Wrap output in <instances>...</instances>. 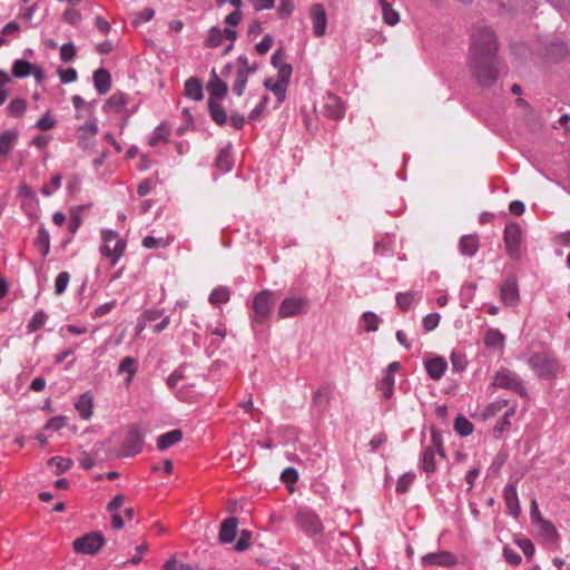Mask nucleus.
<instances>
[{
	"instance_id": "47",
	"label": "nucleus",
	"mask_w": 570,
	"mask_h": 570,
	"mask_svg": "<svg viewBox=\"0 0 570 570\" xmlns=\"http://www.w3.org/2000/svg\"><path fill=\"white\" fill-rule=\"evenodd\" d=\"M70 275L68 272H61L58 274L55 281V294L62 295L69 284Z\"/></svg>"
},
{
	"instance_id": "24",
	"label": "nucleus",
	"mask_w": 570,
	"mask_h": 570,
	"mask_svg": "<svg viewBox=\"0 0 570 570\" xmlns=\"http://www.w3.org/2000/svg\"><path fill=\"white\" fill-rule=\"evenodd\" d=\"M92 406L94 397L90 392L82 393L75 403V407L82 420H89L91 417Z\"/></svg>"
},
{
	"instance_id": "5",
	"label": "nucleus",
	"mask_w": 570,
	"mask_h": 570,
	"mask_svg": "<svg viewBox=\"0 0 570 570\" xmlns=\"http://www.w3.org/2000/svg\"><path fill=\"white\" fill-rule=\"evenodd\" d=\"M104 544V534L99 531H94L77 538L72 547L77 553L94 556L100 551Z\"/></svg>"
},
{
	"instance_id": "29",
	"label": "nucleus",
	"mask_w": 570,
	"mask_h": 570,
	"mask_svg": "<svg viewBox=\"0 0 570 570\" xmlns=\"http://www.w3.org/2000/svg\"><path fill=\"white\" fill-rule=\"evenodd\" d=\"M208 110L216 125L223 126L227 122V112L219 101H208Z\"/></svg>"
},
{
	"instance_id": "41",
	"label": "nucleus",
	"mask_w": 570,
	"mask_h": 570,
	"mask_svg": "<svg viewBox=\"0 0 570 570\" xmlns=\"http://www.w3.org/2000/svg\"><path fill=\"white\" fill-rule=\"evenodd\" d=\"M27 109V102L22 98H16L7 107L8 114L12 117H21Z\"/></svg>"
},
{
	"instance_id": "54",
	"label": "nucleus",
	"mask_w": 570,
	"mask_h": 570,
	"mask_svg": "<svg viewBox=\"0 0 570 570\" xmlns=\"http://www.w3.org/2000/svg\"><path fill=\"white\" fill-rule=\"evenodd\" d=\"M57 121L55 118L50 116V112L47 111L38 121H37V128L41 131H47L52 129L56 126Z\"/></svg>"
},
{
	"instance_id": "10",
	"label": "nucleus",
	"mask_w": 570,
	"mask_h": 570,
	"mask_svg": "<svg viewBox=\"0 0 570 570\" xmlns=\"http://www.w3.org/2000/svg\"><path fill=\"white\" fill-rule=\"evenodd\" d=\"M432 442L433 444L426 446L422 454V469L426 473H434L436 470L435 463V453L438 452L441 456H444V451L441 445L439 436L433 432L432 433Z\"/></svg>"
},
{
	"instance_id": "14",
	"label": "nucleus",
	"mask_w": 570,
	"mask_h": 570,
	"mask_svg": "<svg viewBox=\"0 0 570 570\" xmlns=\"http://www.w3.org/2000/svg\"><path fill=\"white\" fill-rule=\"evenodd\" d=\"M297 524L308 534H317L323 530L320 518L307 510H299L296 515Z\"/></svg>"
},
{
	"instance_id": "25",
	"label": "nucleus",
	"mask_w": 570,
	"mask_h": 570,
	"mask_svg": "<svg viewBox=\"0 0 570 570\" xmlns=\"http://www.w3.org/2000/svg\"><path fill=\"white\" fill-rule=\"evenodd\" d=\"M504 500H505L509 513L512 517L518 518L519 513H520V507H519L517 488L514 485H512V484L505 485Z\"/></svg>"
},
{
	"instance_id": "26",
	"label": "nucleus",
	"mask_w": 570,
	"mask_h": 570,
	"mask_svg": "<svg viewBox=\"0 0 570 570\" xmlns=\"http://www.w3.org/2000/svg\"><path fill=\"white\" fill-rule=\"evenodd\" d=\"M18 140V132L9 129L0 134V157L8 156Z\"/></svg>"
},
{
	"instance_id": "49",
	"label": "nucleus",
	"mask_w": 570,
	"mask_h": 570,
	"mask_svg": "<svg viewBox=\"0 0 570 570\" xmlns=\"http://www.w3.org/2000/svg\"><path fill=\"white\" fill-rule=\"evenodd\" d=\"M450 358H451V364H452L453 371L462 372L465 370L466 360H465V355L463 353L453 351L451 353Z\"/></svg>"
},
{
	"instance_id": "28",
	"label": "nucleus",
	"mask_w": 570,
	"mask_h": 570,
	"mask_svg": "<svg viewBox=\"0 0 570 570\" xmlns=\"http://www.w3.org/2000/svg\"><path fill=\"white\" fill-rule=\"evenodd\" d=\"M183 439V432L179 429L171 430L167 433L159 435L157 440V448L160 451L167 450L174 444H177Z\"/></svg>"
},
{
	"instance_id": "4",
	"label": "nucleus",
	"mask_w": 570,
	"mask_h": 570,
	"mask_svg": "<svg viewBox=\"0 0 570 570\" xmlns=\"http://www.w3.org/2000/svg\"><path fill=\"white\" fill-rule=\"evenodd\" d=\"M274 305L273 292L264 289L259 292L253 301V326L261 325L269 316L272 307Z\"/></svg>"
},
{
	"instance_id": "7",
	"label": "nucleus",
	"mask_w": 570,
	"mask_h": 570,
	"mask_svg": "<svg viewBox=\"0 0 570 570\" xmlns=\"http://www.w3.org/2000/svg\"><path fill=\"white\" fill-rule=\"evenodd\" d=\"M493 385L510 390L521 396L527 395V390L521 379L508 368H502L495 374Z\"/></svg>"
},
{
	"instance_id": "63",
	"label": "nucleus",
	"mask_w": 570,
	"mask_h": 570,
	"mask_svg": "<svg viewBox=\"0 0 570 570\" xmlns=\"http://www.w3.org/2000/svg\"><path fill=\"white\" fill-rule=\"evenodd\" d=\"M269 101V97L268 96H264L259 104L250 111L249 114V119L250 120H256L261 117L262 112L265 110L267 104Z\"/></svg>"
},
{
	"instance_id": "42",
	"label": "nucleus",
	"mask_w": 570,
	"mask_h": 570,
	"mask_svg": "<svg viewBox=\"0 0 570 570\" xmlns=\"http://www.w3.org/2000/svg\"><path fill=\"white\" fill-rule=\"evenodd\" d=\"M540 533L549 543H553L558 538L556 527L549 521H542V523H540Z\"/></svg>"
},
{
	"instance_id": "43",
	"label": "nucleus",
	"mask_w": 570,
	"mask_h": 570,
	"mask_svg": "<svg viewBox=\"0 0 570 570\" xmlns=\"http://www.w3.org/2000/svg\"><path fill=\"white\" fill-rule=\"evenodd\" d=\"M414 480L415 473L413 472H406L402 474L396 482V492L401 494L406 493Z\"/></svg>"
},
{
	"instance_id": "44",
	"label": "nucleus",
	"mask_w": 570,
	"mask_h": 570,
	"mask_svg": "<svg viewBox=\"0 0 570 570\" xmlns=\"http://www.w3.org/2000/svg\"><path fill=\"white\" fill-rule=\"evenodd\" d=\"M229 289L227 287L220 286L215 288L209 295V302L212 304H222L227 303L229 301Z\"/></svg>"
},
{
	"instance_id": "62",
	"label": "nucleus",
	"mask_w": 570,
	"mask_h": 570,
	"mask_svg": "<svg viewBox=\"0 0 570 570\" xmlns=\"http://www.w3.org/2000/svg\"><path fill=\"white\" fill-rule=\"evenodd\" d=\"M63 20L69 24L77 26L81 21V14L78 10L67 9L63 12Z\"/></svg>"
},
{
	"instance_id": "33",
	"label": "nucleus",
	"mask_w": 570,
	"mask_h": 570,
	"mask_svg": "<svg viewBox=\"0 0 570 570\" xmlns=\"http://www.w3.org/2000/svg\"><path fill=\"white\" fill-rule=\"evenodd\" d=\"M379 3L382 9L384 22L390 26L396 24L400 20L399 13L391 7V4L386 0H380Z\"/></svg>"
},
{
	"instance_id": "23",
	"label": "nucleus",
	"mask_w": 570,
	"mask_h": 570,
	"mask_svg": "<svg viewBox=\"0 0 570 570\" xmlns=\"http://www.w3.org/2000/svg\"><path fill=\"white\" fill-rule=\"evenodd\" d=\"M96 90L100 95H106L111 88V77L107 69L100 68L92 76Z\"/></svg>"
},
{
	"instance_id": "12",
	"label": "nucleus",
	"mask_w": 570,
	"mask_h": 570,
	"mask_svg": "<svg viewBox=\"0 0 570 570\" xmlns=\"http://www.w3.org/2000/svg\"><path fill=\"white\" fill-rule=\"evenodd\" d=\"M323 114L325 117L338 120L345 115V107L340 97L333 94H327L323 98Z\"/></svg>"
},
{
	"instance_id": "34",
	"label": "nucleus",
	"mask_w": 570,
	"mask_h": 570,
	"mask_svg": "<svg viewBox=\"0 0 570 570\" xmlns=\"http://www.w3.org/2000/svg\"><path fill=\"white\" fill-rule=\"evenodd\" d=\"M73 462L71 459L62 458V456H53L49 459L48 465L55 469V474L59 475L65 473L72 466Z\"/></svg>"
},
{
	"instance_id": "13",
	"label": "nucleus",
	"mask_w": 570,
	"mask_h": 570,
	"mask_svg": "<svg viewBox=\"0 0 570 570\" xmlns=\"http://www.w3.org/2000/svg\"><path fill=\"white\" fill-rule=\"evenodd\" d=\"M501 301L509 306L515 305L519 299V287L515 275L507 277L500 286Z\"/></svg>"
},
{
	"instance_id": "58",
	"label": "nucleus",
	"mask_w": 570,
	"mask_h": 570,
	"mask_svg": "<svg viewBox=\"0 0 570 570\" xmlns=\"http://www.w3.org/2000/svg\"><path fill=\"white\" fill-rule=\"evenodd\" d=\"M440 314L439 313H431V314H428L426 316L423 317V326L426 331H433L434 328L438 327L439 325V322H440Z\"/></svg>"
},
{
	"instance_id": "30",
	"label": "nucleus",
	"mask_w": 570,
	"mask_h": 570,
	"mask_svg": "<svg viewBox=\"0 0 570 570\" xmlns=\"http://www.w3.org/2000/svg\"><path fill=\"white\" fill-rule=\"evenodd\" d=\"M35 246L39 249L42 256H47L50 252V236L48 230L41 226L35 239Z\"/></svg>"
},
{
	"instance_id": "31",
	"label": "nucleus",
	"mask_w": 570,
	"mask_h": 570,
	"mask_svg": "<svg viewBox=\"0 0 570 570\" xmlns=\"http://www.w3.org/2000/svg\"><path fill=\"white\" fill-rule=\"evenodd\" d=\"M216 167L222 173H228L233 168V157L230 149L224 148L219 151L218 156L216 157Z\"/></svg>"
},
{
	"instance_id": "2",
	"label": "nucleus",
	"mask_w": 570,
	"mask_h": 570,
	"mask_svg": "<svg viewBox=\"0 0 570 570\" xmlns=\"http://www.w3.org/2000/svg\"><path fill=\"white\" fill-rule=\"evenodd\" d=\"M101 238L102 245L100 253L102 256L109 258L111 265L115 266L126 250V242L120 238L117 232L109 229L101 233Z\"/></svg>"
},
{
	"instance_id": "37",
	"label": "nucleus",
	"mask_w": 570,
	"mask_h": 570,
	"mask_svg": "<svg viewBox=\"0 0 570 570\" xmlns=\"http://www.w3.org/2000/svg\"><path fill=\"white\" fill-rule=\"evenodd\" d=\"M420 296L419 293L415 292H404L396 294V305L403 311L406 312L410 309L411 305L415 301V298Z\"/></svg>"
},
{
	"instance_id": "53",
	"label": "nucleus",
	"mask_w": 570,
	"mask_h": 570,
	"mask_svg": "<svg viewBox=\"0 0 570 570\" xmlns=\"http://www.w3.org/2000/svg\"><path fill=\"white\" fill-rule=\"evenodd\" d=\"M78 135L82 134L87 137L95 138L98 132V126L94 120H89L83 125L79 126L77 129Z\"/></svg>"
},
{
	"instance_id": "16",
	"label": "nucleus",
	"mask_w": 570,
	"mask_h": 570,
	"mask_svg": "<svg viewBox=\"0 0 570 570\" xmlns=\"http://www.w3.org/2000/svg\"><path fill=\"white\" fill-rule=\"evenodd\" d=\"M309 14L313 22L314 35L316 37H323L327 26V18L324 7L321 3L313 4Z\"/></svg>"
},
{
	"instance_id": "60",
	"label": "nucleus",
	"mask_w": 570,
	"mask_h": 570,
	"mask_svg": "<svg viewBox=\"0 0 570 570\" xmlns=\"http://www.w3.org/2000/svg\"><path fill=\"white\" fill-rule=\"evenodd\" d=\"M508 406L507 400H499L488 405L485 409V415L487 416H494L497 413H499L501 410Z\"/></svg>"
},
{
	"instance_id": "21",
	"label": "nucleus",
	"mask_w": 570,
	"mask_h": 570,
	"mask_svg": "<svg viewBox=\"0 0 570 570\" xmlns=\"http://www.w3.org/2000/svg\"><path fill=\"white\" fill-rule=\"evenodd\" d=\"M479 247V237L475 234L463 235L460 238L459 250L463 256L473 257Z\"/></svg>"
},
{
	"instance_id": "17",
	"label": "nucleus",
	"mask_w": 570,
	"mask_h": 570,
	"mask_svg": "<svg viewBox=\"0 0 570 570\" xmlns=\"http://www.w3.org/2000/svg\"><path fill=\"white\" fill-rule=\"evenodd\" d=\"M421 562L425 567L431 566H440V567H450L455 564V557L448 551H438L428 553L422 557Z\"/></svg>"
},
{
	"instance_id": "3",
	"label": "nucleus",
	"mask_w": 570,
	"mask_h": 570,
	"mask_svg": "<svg viewBox=\"0 0 570 570\" xmlns=\"http://www.w3.org/2000/svg\"><path fill=\"white\" fill-rule=\"evenodd\" d=\"M528 364L535 372V374L543 379H549L556 375L559 370V364L554 357L548 353H534L529 360Z\"/></svg>"
},
{
	"instance_id": "32",
	"label": "nucleus",
	"mask_w": 570,
	"mask_h": 570,
	"mask_svg": "<svg viewBox=\"0 0 570 570\" xmlns=\"http://www.w3.org/2000/svg\"><path fill=\"white\" fill-rule=\"evenodd\" d=\"M127 104V97L122 92H115L105 102L104 109L106 111H119Z\"/></svg>"
},
{
	"instance_id": "59",
	"label": "nucleus",
	"mask_w": 570,
	"mask_h": 570,
	"mask_svg": "<svg viewBox=\"0 0 570 570\" xmlns=\"http://www.w3.org/2000/svg\"><path fill=\"white\" fill-rule=\"evenodd\" d=\"M76 55V48L75 46L69 42V43H63L60 48V59L63 61V62H68L70 60L73 59Z\"/></svg>"
},
{
	"instance_id": "39",
	"label": "nucleus",
	"mask_w": 570,
	"mask_h": 570,
	"mask_svg": "<svg viewBox=\"0 0 570 570\" xmlns=\"http://www.w3.org/2000/svg\"><path fill=\"white\" fill-rule=\"evenodd\" d=\"M394 376L385 374L383 379L377 383V389L382 392L385 399H390L394 390Z\"/></svg>"
},
{
	"instance_id": "61",
	"label": "nucleus",
	"mask_w": 570,
	"mask_h": 570,
	"mask_svg": "<svg viewBox=\"0 0 570 570\" xmlns=\"http://www.w3.org/2000/svg\"><path fill=\"white\" fill-rule=\"evenodd\" d=\"M517 543L520 547V549L523 551L527 559H531L535 551L533 543L529 539H525V538L519 539L517 541Z\"/></svg>"
},
{
	"instance_id": "8",
	"label": "nucleus",
	"mask_w": 570,
	"mask_h": 570,
	"mask_svg": "<svg viewBox=\"0 0 570 570\" xmlns=\"http://www.w3.org/2000/svg\"><path fill=\"white\" fill-rule=\"evenodd\" d=\"M292 72V67H283L281 68V75H277L278 79L276 81L273 78L264 80V87L276 96L278 102H283L286 98Z\"/></svg>"
},
{
	"instance_id": "48",
	"label": "nucleus",
	"mask_w": 570,
	"mask_h": 570,
	"mask_svg": "<svg viewBox=\"0 0 570 570\" xmlns=\"http://www.w3.org/2000/svg\"><path fill=\"white\" fill-rule=\"evenodd\" d=\"M286 53L283 48H278L272 56L271 63L273 67L278 69V75H281V68L283 67H292L289 63L285 62Z\"/></svg>"
},
{
	"instance_id": "36",
	"label": "nucleus",
	"mask_w": 570,
	"mask_h": 570,
	"mask_svg": "<svg viewBox=\"0 0 570 570\" xmlns=\"http://www.w3.org/2000/svg\"><path fill=\"white\" fill-rule=\"evenodd\" d=\"M504 335L497 328H490L484 336V344L488 347H500L503 345Z\"/></svg>"
},
{
	"instance_id": "9",
	"label": "nucleus",
	"mask_w": 570,
	"mask_h": 570,
	"mask_svg": "<svg viewBox=\"0 0 570 570\" xmlns=\"http://www.w3.org/2000/svg\"><path fill=\"white\" fill-rule=\"evenodd\" d=\"M144 446V433L138 425H130L124 444H122V456H132L138 454Z\"/></svg>"
},
{
	"instance_id": "57",
	"label": "nucleus",
	"mask_w": 570,
	"mask_h": 570,
	"mask_svg": "<svg viewBox=\"0 0 570 570\" xmlns=\"http://www.w3.org/2000/svg\"><path fill=\"white\" fill-rule=\"evenodd\" d=\"M66 424H67V417L66 416H63V415L53 416L52 419H50L47 422V424L45 425V429L46 430H51V431H59L60 429L66 426Z\"/></svg>"
},
{
	"instance_id": "51",
	"label": "nucleus",
	"mask_w": 570,
	"mask_h": 570,
	"mask_svg": "<svg viewBox=\"0 0 570 570\" xmlns=\"http://www.w3.org/2000/svg\"><path fill=\"white\" fill-rule=\"evenodd\" d=\"M515 414V409L511 407L508 411H505L503 417L498 421L495 425V430L499 432H503L508 430L511 426V417H513Z\"/></svg>"
},
{
	"instance_id": "50",
	"label": "nucleus",
	"mask_w": 570,
	"mask_h": 570,
	"mask_svg": "<svg viewBox=\"0 0 570 570\" xmlns=\"http://www.w3.org/2000/svg\"><path fill=\"white\" fill-rule=\"evenodd\" d=\"M252 532L242 530L240 535L235 544V550L238 552L246 551L250 547Z\"/></svg>"
},
{
	"instance_id": "35",
	"label": "nucleus",
	"mask_w": 570,
	"mask_h": 570,
	"mask_svg": "<svg viewBox=\"0 0 570 570\" xmlns=\"http://www.w3.org/2000/svg\"><path fill=\"white\" fill-rule=\"evenodd\" d=\"M118 372L127 373L128 377H127L126 382L130 383L134 375L137 372V360L134 357H130V356L122 358L119 364Z\"/></svg>"
},
{
	"instance_id": "27",
	"label": "nucleus",
	"mask_w": 570,
	"mask_h": 570,
	"mask_svg": "<svg viewBox=\"0 0 570 570\" xmlns=\"http://www.w3.org/2000/svg\"><path fill=\"white\" fill-rule=\"evenodd\" d=\"M256 70H257L256 63H254L252 66V68H248V69H238L237 73H236L235 82L233 85V90L237 96H242L244 94L246 85H247L248 76L250 73L256 72Z\"/></svg>"
},
{
	"instance_id": "20",
	"label": "nucleus",
	"mask_w": 570,
	"mask_h": 570,
	"mask_svg": "<svg viewBox=\"0 0 570 570\" xmlns=\"http://www.w3.org/2000/svg\"><path fill=\"white\" fill-rule=\"evenodd\" d=\"M238 519L230 517L225 519L219 529L218 540L222 543H230L234 541L237 533Z\"/></svg>"
},
{
	"instance_id": "45",
	"label": "nucleus",
	"mask_w": 570,
	"mask_h": 570,
	"mask_svg": "<svg viewBox=\"0 0 570 570\" xmlns=\"http://www.w3.org/2000/svg\"><path fill=\"white\" fill-rule=\"evenodd\" d=\"M48 315L43 311H38L33 314L28 323V330L30 333L39 331L46 323Z\"/></svg>"
},
{
	"instance_id": "1",
	"label": "nucleus",
	"mask_w": 570,
	"mask_h": 570,
	"mask_svg": "<svg viewBox=\"0 0 570 570\" xmlns=\"http://www.w3.org/2000/svg\"><path fill=\"white\" fill-rule=\"evenodd\" d=\"M499 42L494 31L488 26H475L470 35L469 68L482 87H491L499 77Z\"/></svg>"
},
{
	"instance_id": "56",
	"label": "nucleus",
	"mask_w": 570,
	"mask_h": 570,
	"mask_svg": "<svg viewBox=\"0 0 570 570\" xmlns=\"http://www.w3.org/2000/svg\"><path fill=\"white\" fill-rule=\"evenodd\" d=\"M274 43V39L271 35H265L263 39L256 45V51L258 55L263 56L269 51Z\"/></svg>"
},
{
	"instance_id": "15",
	"label": "nucleus",
	"mask_w": 570,
	"mask_h": 570,
	"mask_svg": "<svg viewBox=\"0 0 570 570\" xmlns=\"http://www.w3.org/2000/svg\"><path fill=\"white\" fill-rule=\"evenodd\" d=\"M207 90L209 92L208 101H220L223 100L227 92L228 86L224 82L216 73L215 69L210 71V78L207 83Z\"/></svg>"
},
{
	"instance_id": "6",
	"label": "nucleus",
	"mask_w": 570,
	"mask_h": 570,
	"mask_svg": "<svg viewBox=\"0 0 570 570\" xmlns=\"http://www.w3.org/2000/svg\"><path fill=\"white\" fill-rule=\"evenodd\" d=\"M522 239V229L518 223H509L504 228V246L508 255L513 261L521 259L520 245Z\"/></svg>"
},
{
	"instance_id": "46",
	"label": "nucleus",
	"mask_w": 570,
	"mask_h": 570,
	"mask_svg": "<svg viewBox=\"0 0 570 570\" xmlns=\"http://www.w3.org/2000/svg\"><path fill=\"white\" fill-rule=\"evenodd\" d=\"M364 328L366 332H375L379 328L380 318L373 312H365L362 315Z\"/></svg>"
},
{
	"instance_id": "19",
	"label": "nucleus",
	"mask_w": 570,
	"mask_h": 570,
	"mask_svg": "<svg viewBox=\"0 0 570 570\" xmlns=\"http://www.w3.org/2000/svg\"><path fill=\"white\" fill-rule=\"evenodd\" d=\"M428 375L434 380L439 381L445 373L448 368V362L442 356L432 357L424 363Z\"/></svg>"
},
{
	"instance_id": "64",
	"label": "nucleus",
	"mask_w": 570,
	"mask_h": 570,
	"mask_svg": "<svg viewBox=\"0 0 570 570\" xmlns=\"http://www.w3.org/2000/svg\"><path fill=\"white\" fill-rule=\"evenodd\" d=\"M72 105L75 107V109L77 111H79L80 109H85L87 111L88 115H91L92 114V105L91 104H87L81 96L79 95H75L72 97Z\"/></svg>"
},
{
	"instance_id": "40",
	"label": "nucleus",
	"mask_w": 570,
	"mask_h": 570,
	"mask_svg": "<svg viewBox=\"0 0 570 570\" xmlns=\"http://www.w3.org/2000/svg\"><path fill=\"white\" fill-rule=\"evenodd\" d=\"M454 430L462 436H468L473 432V424L465 416H458L454 421Z\"/></svg>"
},
{
	"instance_id": "22",
	"label": "nucleus",
	"mask_w": 570,
	"mask_h": 570,
	"mask_svg": "<svg viewBox=\"0 0 570 570\" xmlns=\"http://www.w3.org/2000/svg\"><path fill=\"white\" fill-rule=\"evenodd\" d=\"M184 94L187 98L200 101L204 98L203 82L197 77H190L185 81Z\"/></svg>"
},
{
	"instance_id": "55",
	"label": "nucleus",
	"mask_w": 570,
	"mask_h": 570,
	"mask_svg": "<svg viewBox=\"0 0 570 570\" xmlns=\"http://www.w3.org/2000/svg\"><path fill=\"white\" fill-rule=\"evenodd\" d=\"M503 558L511 566H519L521 563V556L510 547H504Z\"/></svg>"
},
{
	"instance_id": "11",
	"label": "nucleus",
	"mask_w": 570,
	"mask_h": 570,
	"mask_svg": "<svg viewBox=\"0 0 570 570\" xmlns=\"http://www.w3.org/2000/svg\"><path fill=\"white\" fill-rule=\"evenodd\" d=\"M307 301L302 297H287L285 298L279 307L278 315L282 318L293 317L307 312Z\"/></svg>"
},
{
	"instance_id": "38",
	"label": "nucleus",
	"mask_w": 570,
	"mask_h": 570,
	"mask_svg": "<svg viewBox=\"0 0 570 570\" xmlns=\"http://www.w3.org/2000/svg\"><path fill=\"white\" fill-rule=\"evenodd\" d=\"M224 39L223 30L218 27H212L208 31L205 46L208 48H216L222 45Z\"/></svg>"
},
{
	"instance_id": "18",
	"label": "nucleus",
	"mask_w": 570,
	"mask_h": 570,
	"mask_svg": "<svg viewBox=\"0 0 570 570\" xmlns=\"http://www.w3.org/2000/svg\"><path fill=\"white\" fill-rule=\"evenodd\" d=\"M12 75L16 78H24L29 75H33L36 78H42V70L27 60L18 59L13 62Z\"/></svg>"
},
{
	"instance_id": "52",
	"label": "nucleus",
	"mask_w": 570,
	"mask_h": 570,
	"mask_svg": "<svg viewBox=\"0 0 570 570\" xmlns=\"http://www.w3.org/2000/svg\"><path fill=\"white\" fill-rule=\"evenodd\" d=\"M155 16V10L153 8H145L141 11L135 13V19L132 21L134 26H139L140 23L147 22L151 20Z\"/></svg>"
}]
</instances>
